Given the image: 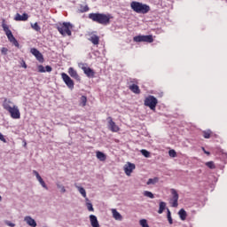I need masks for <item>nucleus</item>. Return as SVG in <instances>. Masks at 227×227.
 <instances>
[{"mask_svg": "<svg viewBox=\"0 0 227 227\" xmlns=\"http://www.w3.org/2000/svg\"><path fill=\"white\" fill-rule=\"evenodd\" d=\"M140 153H142V155H144V157H145L146 159L150 157V153L146 149H142L140 151Z\"/></svg>", "mask_w": 227, "mask_h": 227, "instance_id": "nucleus-35", "label": "nucleus"}, {"mask_svg": "<svg viewBox=\"0 0 227 227\" xmlns=\"http://www.w3.org/2000/svg\"><path fill=\"white\" fill-rule=\"evenodd\" d=\"M89 41L93 43V45H98L100 43V37L97 35H92L90 38Z\"/></svg>", "mask_w": 227, "mask_h": 227, "instance_id": "nucleus-18", "label": "nucleus"}, {"mask_svg": "<svg viewBox=\"0 0 227 227\" xmlns=\"http://www.w3.org/2000/svg\"><path fill=\"white\" fill-rule=\"evenodd\" d=\"M134 42L141 43V42H146L147 43H153V35H137L133 38Z\"/></svg>", "mask_w": 227, "mask_h": 227, "instance_id": "nucleus-6", "label": "nucleus"}, {"mask_svg": "<svg viewBox=\"0 0 227 227\" xmlns=\"http://www.w3.org/2000/svg\"><path fill=\"white\" fill-rule=\"evenodd\" d=\"M130 7L136 13H142L143 15L150 12V5L140 2H131Z\"/></svg>", "mask_w": 227, "mask_h": 227, "instance_id": "nucleus-2", "label": "nucleus"}, {"mask_svg": "<svg viewBox=\"0 0 227 227\" xmlns=\"http://www.w3.org/2000/svg\"><path fill=\"white\" fill-rule=\"evenodd\" d=\"M112 214L115 221H121L123 219V216H121V214H120V212H118L116 209H112Z\"/></svg>", "mask_w": 227, "mask_h": 227, "instance_id": "nucleus-19", "label": "nucleus"}, {"mask_svg": "<svg viewBox=\"0 0 227 227\" xmlns=\"http://www.w3.org/2000/svg\"><path fill=\"white\" fill-rule=\"evenodd\" d=\"M0 141H3V143H6V138H4L3 133H0Z\"/></svg>", "mask_w": 227, "mask_h": 227, "instance_id": "nucleus-45", "label": "nucleus"}, {"mask_svg": "<svg viewBox=\"0 0 227 227\" xmlns=\"http://www.w3.org/2000/svg\"><path fill=\"white\" fill-rule=\"evenodd\" d=\"M70 27H72V25L70 22H64L62 25L58 26L57 29L62 35V36H72V31L70 30Z\"/></svg>", "mask_w": 227, "mask_h": 227, "instance_id": "nucleus-4", "label": "nucleus"}, {"mask_svg": "<svg viewBox=\"0 0 227 227\" xmlns=\"http://www.w3.org/2000/svg\"><path fill=\"white\" fill-rule=\"evenodd\" d=\"M134 169H136V164L134 163L127 162V164L124 165V173L127 175V176H130Z\"/></svg>", "mask_w": 227, "mask_h": 227, "instance_id": "nucleus-10", "label": "nucleus"}, {"mask_svg": "<svg viewBox=\"0 0 227 227\" xmlns=\"http://www.w3.org/2000/svg\"><path fill=\"white\" fill-rule=\"evenodd\" d=\"M57 188L60 190V192L64 194V192H67V189H65V186L61 184V182L56 183Z\"/></svg>", "mask_w": 227, "mask_h": 227, "instance_id": "nucleus-27", "label": "nucleus"}, {"mask_svg": "<svg viewBox=\"0 0 227 227\" xmlns=\"http://www.w3.org/2000/svg\"><path fill=\"white\" fill-rule=\"evenodd\" d=\"M31 54H33V56H36V54H38L40 52V51H38L36 48H32L30 50Z\"/></svg>", "mask_w": 227, "mask_h": 227, "instance_id": "nucleus-39", "label": "nucleus"}, {"mask_svg": "<svg viewBox=\"0 0 227 227\" xmlns=\"http://www.w3.org/2000/svg\"><path fill=\"white\" fill-rule=\"evenodd\" d=\"M155 184H159V177L149 178L146 182V185H155Z\"/></svg>", "mask_w": 227, "mask_h": 227, "instance_id": "nucleus-24", "label": "nucleus"}, {"mask_svg": "<svg viewBox=\"0 0 227 227\" xmlns=\"http://www.w3.org/2000/svg\"><path fill=\"white\" fill-rule=\"evenodd\" d=\"M27 19H29V15H27V13L24 12L22 15L17 13L14 18V20L26 21L27 20Z\"/></svg>", "mask_w": 227, "mask_h": 227, "instance_id": "nucleus-16", "label": "nucleus"}, {"mask_svg": "<svg viewBox=\"0 0 227 227\" xmlns=\"http://www.w3.org/2000/svg\"><path fill=\"white\" fill-rule=\"evenodd\" d=\"M33 175H35V176L38 179L41 177L40 174L38 173V171L36 170H33Z\"/></svg>", "mask_w": 227, "mask_h": 227, "instance_id": "nucleus-44", "label": "nucleus"}, {"mask_svg": "<svg viewBox=\"0 0 227 227\" xmlns=\"http://www.w3.org/2000/svg\"><path fill=\"white\" fill-rule=\"evenodd\" d=\"M202 150H203L204 153H206V155H210V152L205 150V147H202Z\"/></svg>", "mask_w": 227, "mask_h": 227, "instance_id": "nucleus-48", "label": "nucleus"}, {"mask_svg": "<svg viewBox=\"0 0 227 227\" xmlns=\"http://www.w3.org/2000/svg\"><path fill=\"white\" fill-rule=\"evenodd\" d=\"M44 70L45 72H52V67L51 66H46Z\"/></svg>", "mask_w": 227, "mask_h": 227, "instance_id": "nucleus-46", "label": "nucleus"}, {"mask_svg": "<svg viewBox=\"0 0 227 227\" xmlns=\"http://www.w3.org/2000/svg\"><path fill=\"white\" fill-rule=\"evenodd\" d=\"M90 221L92 227H100V223H98V219L95 215H90Z\"/></svg>", "mask_w": 227, "mask_h": 227, "instance_id": "nucleus-15", "label": "nucleus"}, {"mask_svg": "<svg viewBox=\"0 0 227 227\" xmlns=\"http://www.w3.org/2000/svg\"><path fill=\"white\" fill-rule=\"evenodd\" d=\"M178 215H179L181 221H185V219H187V212L184 208H181L179 210Z\"/></svg>", "mask_w": 227, "mask_h": 227, "instance_id": "nucleus-21", "label": "nucleus"}, {"mask_svg": "<svg viewBox=\"0 0 227 227\" xmlns=\"http://www.w3.org/2000/svg\"><path fill=\"white\" fill-rule=\"evenodd\" d=\"M167 219L169 224H173V218L171 217V211H169V208H167Z\"/></svg>", "mask_w": 227, "mask_h": 227, "instance_id": "nucleus-31", "label": "nucleus"}, {"mask_svg": "<svg viewBox=\"0 0 227 227\" xmlns=\"http://www.w3.org/2000/svg\"><path fill=\"white\" fill-rule=\"evenodd\" d=\"M0 201H3V197H1V195H0Z\"/></svg>", "mask_w": 227, "mask_h": 227, "instance_id": "nucleus-50", "label": "nucleus"}, {"mask_svg": "<svg viewBox=\"0 0 227 227\" xmlns=\"http://www.w3.org/2000/svg\"><path fill=\"white\" fill-rule=\"evenodd\" d=\"M87 102H88V98H86V96H82L81 97V104H82V107H84L86 106Z\"/></svg>", "mask_w": 227, "mask_h": 227, "instance_id": "nucleus-36", "label": "nucleus"}, {"mask_svg": "<svg viewBox=\"0 0 227 227\" xmlns=\"http://www.w3.org/2000/svg\"><path fill=\"white\" fill-rule=\"evenodd\" d=\"M81 12H82V13H84V12H90V7H88V5H85V6H82L81 7Z\"/></svg>", "mask_w": 227, "mask_h": 227, "instance_id": "nucleus-40", "label": "nucleus"}, {"mask_svg": "<svg viewBox=\"0 0 227 227\" xmlns=\"http://www.w3.org/2000/svg\"><path fill=\"white\" fill-rule=\"evenodd\" d=\"M23 68H27V65H26V61L22 60Z\"/></svg>", "mask_w": 227, "mask_h": 227, "instance_id": "nucleus-49", "label": "nucleus"}, {"mask_svg": "<svg viewBox=\"0 0 227 227\" xmlns=\"http://www.w3.org/2000/svg\"><path fill=\"white\" fill-rule=\"evenodd\" d=\"M24 221L25 223H27V224L28 226H31V227H36L37 224H36V221L35 219H33V217L27 215V216H25L24 217Z\"/></svg>", "mask_w": 227, "mask_h": 227, "instance_id": "nucleus-12", "label": "nucleus"}, {"mask_svg": "<svg viewBox=\"0 0 227 227\" xmlns=\"http://www.w3.org/2000/svg\"><path fill=\"white\" fill-rule=\"evenodd\" d=\"M144 196H145L146 198H150L151 200H153V198H155V195H153L152 192L148 191L144 192Z\"/></svg>", "mask_w": 227, "mask_h": 227, "instance_id": "nucleus-32", "label": "nucleus"}, {"mask_svg": "<svg viewBox=\"0 0 227 227\" xmlns=\"http://www.w3.org/2000/svg\"><path fill=\"white\" fill-rule=\"evenodd\" d=\"M35 57L37 59V61H39V63H43L44 59L42 52L39 51L38 54L35 55Z\"/></svg>", "mask_w": 227, "mask_h": 227, "instance_id": "nucleus-30", "label": "nucleus"}, {"mask_svg": "<svg viewBox=\"0 0 227 227\" xmlns=\"http://www.w3.org/2000/svg\"><path fill=\"white\" fill-rule=\"evenodd\" d=\"M61 77H62L65 84L67 86V88H69V90H73L74 89V80H72V78H70V76L68 74H67L66 73H62Z\"/></svg>", "mask_w": 227, "mask_h": 227, "instance_id": "nucleus-8", "label": "nucleus"}, {"mask_svg": "<svg viewBox=\"0 0 227 227\" xmlns=\"http://www.w3.org/2000/svg\"><path fill=\"white\" fill-rule=\"evenodd\" d=\"M206 166H207L209 169H215V165L214 164V161H207L206 163Z\"/></svg>", "mask_w": 227, "mask_h": 227, "instance_id": "nucleus-37", "label": "nucleus"}, {"mask_svg": "<svg viewBox=\"0 0 227 227\" xmlns=\"http://www.w3.org/2000/svg\"><path fill=\"white\" fill-rule=\"evenodd\" d=\"M1 52H2V54H6L8 52V49L2 48Z\"/></svg>", "mask_w": 227, "mask_h": 227, "instance_id": "nucleus-47", "label": "nucleus"}, {"mask_svg": "<svg viewBox=\"0 0 227 227\" xmlns=\"http://www.w3.org/2000/svg\"><path fill=\"white\" fill-rule=\"evenodd\" d=\"M171 194L173 195L171 207L176 208V207H178V192H176V190L171 189Z\"/></svg>", "mask_w": 227, "mask_h": 227, "instance_id": "nucleus-11", "label": "nucleus"}, {"mask_svg": "<svg viewBox=\"0 0 227 227\" xmlns=\"http://www.w3.org/2000/svg\"><path fill=\"white\" fill-rule=\"evenodd\" d=\"M5 224H6L7 226H10V227H15V223H12V222H10V221H5Z\"/></svg>", "mask_w": 227, "mask_h": 227, "instance_id": "nucleus-42", "label": "nucleus"}, {"mask_svg": "<svg viewBox=\"0 0 227 227\" xmlns=\"http://www.w3.org/2000/svg\"><path fill=\"white\" fill-rule=\"evenodd\" d=\"M10 104H13L10 99H4L3 103V107L5 109V111H10L13 106H10Z\"/></svg>", "mask_w": 227, "mask_h": 227, "instance_id": "nucleus-20", "label": "nucleus"}, {"mask_svg": "<svg viewBox=\"0 0 227 227\" xmlns=\"http://www.w3.org/2000/svg\"><path fill=\"white\" fill-rule=\"evenodd\" d=\"M86 207H87L89 212L95 211V208H93V204H91V202H90V200L86 202Z\"/></svg>", "mask_w": 227, "mask_h": 227, "instance_id": "nucleus-33", "label": "nucleus"}, {"mask_svg": "<svg viewBox=\"0 0 227 227\" xmlns=\"http://www.w3.org/2000/svg\"><path fill=\"white\" fill-rule=\"evenodd\" d=\"M168 155H169V157H173V158L176 157V151H175L173 149L169 150Z\"/></svg>", "mask_w": 227, "mask_h": 227, "instance_id": "nucleus-38", "label": "nucleus"}, {"mask_svg": "<svg viewBox=\"0 0 227 227\" xmlns=\"http://www.w3.org/2000/svg\"><path fill=\"white\" fill-rule=\"evenodd\" d=\"M204 137H205V139H210V133L205 131V132H204Z\"/></svg>", "mask_w": 227, "mask_h": 227, "instance_id": "nucleus-43", "label": "nucleus"}, {"mask_svg": "<svg viewBox=\"0 0 227 227\" xmlns=\"http://www.w3.org/2000/svg\"><path fill=\"white\" fill-rule=\"evenodd\" d=\"M129 90L130 91H132L133 93H136L137 95H139V93H141V90H139V86H137V84L130 85Z\"/></svg>", "mask_w": 227, "mask_h": 227, "instance_id": "nucleus-22", "label": "nucleus"}, {"mask_svg": "<svg viewBox=\"0 0 227 227\" xmlns=\"http://www.w3.org/2000/svg\"><path fill=\"white\" fill-rule=\"evenodd\" d=\"M97 159L101 160V162H104V160H106V153H104L100 151H98L97 152Z\"/></svg>", "mask_w": 227, "mask_h": 227, "instance_id": "nucleus-23", "label": "nucleus"}, {"mask_svg": "<svg viewBox=\"0 0 227 227\" xmlns=\"http://www.w3.org/2000/svg\"><path fill=\"white\" fill-rule=\"evenodd\" d=\"M68 74L70 77H73V79H75L76 81H81V76H79V74H77V71H75L74 67H70L68 69Z\"/></svg>", "mask_w": 227, "mask_h": 227, "instance_id": "nucleus-14", "label": "nucleus"}, {"mask_svg": "<svg viewBox=\"0 0 227 227\" xmlns=\"http://www.w3.org/2000/svg\"><path fill=\"white\" fill-rule=\"evenodd\" d=\"M74 187L77 189L80 194H82V196L85 198V201H90V199L86 198V190L82 186H79L77 185V184H75Z\"/></svg>", "mask_w": 227, "mask_h": 227, "instance_id": "nucleus-17", "label": "nucleus"}, {"mask_svg": "<svg viewBox=\"0 0 227 227\" xmlns=\"http://www.w3.org/2000/svg\"><path fill=\"white\" fill-rule=\"evenodd\" d=\"M31 27L35 29V31H37V32H40L42 27H39L38 23L35 22V23H32L31 24Z\"/></svg>", "mask_w": 227, "mask_h": 227, "instance_id": "nucleus-34", "label": "nucleus"}, {"mask_svg": "<svg viewBox=\"0 0 227 227\" xmlns=\"http://www.w3.org/2000/svg\"><path fill=\"white\" fill-rule=\"evenodd\" d=\"M109 121V129L112 130V132H118L120 130V128L116 125L114 121H113V118L108 117Z\"/></svg>", "mask_w": 227, "mask_h": 227, "instance_id": "nucleus-13", "label": "nucleus"}, {"mask_svg": "<svg viewBox=\"0 0 227 227\" xmlns=\"http://www.w3.org/2000/svg\"><path fill=\"white\" fill-rule=\"evenodd\" d=\"M35 57L37 59V61H39V63H43L44 59L42 52L39 51L38 54L35 55Z\"/></svg>", "mask_w": 227, "mask_h": 227, "instance_id": "nucleus-28", "label": "nucleus"}, {"mask_svg": "<svg viewBox=\"0 0 227 227\" xmlns=\"http://www.w3.org/2000/svg\"><path fill=\"white\" fill-rule=\"evenodd\" d=\"M39 184H41L42 187H43V189H45L46 191H49V187H47V184H45V181H43V178L38 177L37 178Z\"/></svg>", "mask_w": 227, "mask_h": 227, "instance_id": "nucleus-26", "label": "nucleus"}, {"mask_svg": "<svg viewBox=\"0 0 227 227\" xmlns=\"http://www.w3.org/2000/svg\"><path fill=\"white\" fill-rule=\"evenodd\" d=\"M38 72H40L41 74L45 73V67L42 65L38 66Z\"/></svg>", "mask_w": 227, "mask_h": 227, "instance_id": "nucleus-41", "label": "nucleus"}, {"mask_svg": "<svg viewBox=\"0 0 227 227\" xmlns=\"http://www.w3.org/2000/svg\"><path fill=\"white\" fill-rule=\"evenodd\" d=\"M35 57L37 59V61H39V63H43L44 59L42 52L39 51L38 54L35 55Z\"/></svg>", "mask_w": 227, "mask_h": 227, "instance_id": "nucleus-29", "label": "nucleus"}, {"mask_svg": "<svg viewBox=\"0 0 227 227\" xmlns=\"http://www.w3.org/2000/svg\"><path fill=\"white\" fill-rule=\"evenodd\" d=\"M6 20H3L2 22V27L9 40V42L11 43H12V45H14L15 47H17L19 49V47H20V44H19V41H17V39L15 38V36H13V34L12 33V30H10V27H8V25H6Z\"/></svg>", "mask_w": 227, "mask_h": 227, "instance_id": "nucleus-3", "label": "nucleus"}, {"mask_svg": "<svg viewBox=\"0 0 227 227\" xmlns=\"http://www.w3.org/2000/svg\"><path fill=\"white\" fill-rule=\"evenodd\" d=\"M164 210H166V202L161 201V202H160V207L158 210V214H162L164 212Z\"/></svg>", "mask_w": 227, "mask_h": 227, "instance_id": "nucleus-25", "label": "nucleus"}, {"mask_svg": "<svg viewBox=\"0 0 227 227\" xmlns=\"http://www.w3.org/2000/svg\"><path fill=\"white\" fill-rule=\"evenodd\" d=\"M145 106L146 107H149L152 111H155V107H157V104H159V101L157 100V98L154 96H148L145 99Z\"/></svg>", "mask_w": 227, "mask_h": 227, "instance_id": "nucleus-5", "label": "nucleus"}, {"mask_svg": "<svg viewBox=\"0 0 227 227\" xmlns=\"http://www.w3.org/2000/svg\"><path fill=\"white\" fill-rule=\"evenodd\" d=\"M79 67L82 68V70H83V72H84L85 75H87V77H94L95 76V72L93 71V69H91V67H88L86 64L80 63Z\"/></svg>", "mask_w": 227, "mask_h": 227, "instance_id": "nucleus-7", "label": "nucleus"}, {"mask_svg": "<svg viewBox=\"0 0 227 227\" xmlns=\"http://www.w3.org/2000/svg\"><path fill=\"white\" fill-rule=\"evenodd\" d=\"M8 113H10L11 117L13 118V120H19L20 118V111L19 110V106L15 105L10 108Z\"/></svg>", "mask_w": 227, "mask_h": 227, "instance_id": "nucleus-9", "label": "nucleus"}, {"mask_svg": "<svg viewBox=\"0 0 227 227\" xmlns=\"http://www.w3.org/2000/svg\"><path fill=\"white\" fill-rule=\"evenodd\" d=\"M89 19L93 20V22H98V24H102L103 26H107L111 22V15L92 12L89 14Z\"/></svg>", "mask_w": 227, "mask_h": 227, "instance_id": "nucleus-1", "label": "nucleus"}]
</instances>
